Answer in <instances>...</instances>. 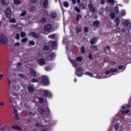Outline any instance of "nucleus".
Masks as SVG:
<instances>
[{
	"instance_id": "44",
	"label": "nucleus",
	"mask_w": 131,
	"mask_h": 131,
	"mask_svg": "<svg viewBox=\"0 0 131 131\" xmlns=\"http://www.w3.org/2000/svg\"><path fill=\"white\" fill-rule=\"evenodd\" d=\"M130 106L128 104H127L126 105H124L122 107V109H127V108H129Z\"/></svg>"
},
{
	"instance_id": "39",
	"label": "nucleus",
	"mask_w": 131,
	"mask_h": 131,
	"mask_svg": "<svg viewBox=\"0 0 131 131\" xmlns=\"http://www.w3.org/2000/svg\"><path fill=\"white\" fill-rule=\"evenodd\" d=\"M63 6L66 8H68V7H69V3H68V2H65L63 3Z\"/></svg>"
},
{
	"instance_id": "37",
	"label": "nucleus",
	"mask_w": 131,
	"mask_h": 131,
	"mask_svg": "<svg viewBox=\"0 0 131 131\" xmlns=\"http://www.w3.org/2000/svg\"><path fill=\"white\" fill-rule=\"evenodd\" d=\"M27 115L28 116H34V115H35V114L34 113L29 112L27 113Z\"/></svg>"
},
{
	"instance_id": "62",
	"label": "nucleus",
	"mask_w": 131,
	"mask_h": 131,
	"mask_svg": "<svg viewBox=\"0 0 131 131\" xmlns=\"http://www.w3.org/2000/svg\"><path fill=\"white\" fill-rule=\"evenodd\" d=\"M32 60H31L30 59H29V58H26L25 62H31Z\"/></svg>"
},
{
	"instance_id": "31",
	"label": "nucleus",
	"mask_w": 131,
	"mask_h": 131,
	"mask_svg": "<svg viewBox=\"0 0 131 131\" xmlns=\"http://www.w3.org/2000/svg\"><path fill=\"white\" fill-rule=\"evenodd\" d=\"M9 22L10 23H16V19L14 18H11L9 19Z\"/></svg>"
},
{
	"instance_id": "27",
	"label": "nucleus",
	"mask_w": 131,
	"mask_h": 131,
	"mask_svg": "<svg viewBox=\"0 0 131 131\" xmlns=\"http://www.w3.org/2000/svg\"><path fill=\"white\" fill-rule=\"evenodd\" d=\"M9 100L11 103H12L13 106L16 105V102H15V100L13 99V98H10Z\"/></svg>"
},
{
	"instance_id": "12",
	"label": "nucleus",
	"mask_w": 131,
	"mask_h": 131,
	"mask_svg": "<svg viewBox=\"0 0 131 131\" xmlns=\"http://www.w3.org/2000/svg\"><path fill=\"white\" fill-rule=\"evenodd\" d=\"M37 63L38 64H39V65H40V66H44V65H46V64H47V62H46V60L43 58H40V59L38 60Z\"/></svg>"
},
{
	"instance_id": "25",
	"label": "nucleus",
	"mask_w": 131,
	"mask_h": 131,
	"mask_svg": "<svg viewBox=\"0 0 131 131\" xmlns=\"http://www.w3.org/2000/svg\"><path fill=\"white\" fill-rule=\"evenodd\" d=\"M94 26H99L100 25V21L98 20L94 21L93 23Z\"/></svg>"
},
{
	"instance_id": "60",
	"label": "nucleus",
	"mask_w": 131,
	"mask_h": 131,
	"mask_svg": "<svg viewBox=\"0 0 131 131\" xmlns=\"http://www.w3.org/2000/svg\"><path fill=\"white\" fill-rule=\"evenodd\" d=\"M49 38H55V35H50L49 36Z\"/></svg>"
},
{
	"instance_id": "49",
	"label": "nucleus",
	"mask_w": 131,
	"mask_h": 131,
	"mask_svg": "<svg viewBox=\"0 0 131 131\" xmlns=\"http://www.w3.org/2000/svg\"><path fill=\"white\" fill-rule=\"evenodd\" d=\"M108 3H111L112 5L115 4V0H108Z\"/></svg>"
},
{
	"instance_id": "7",
	"label": "nucleus",
	"mask_w": 131,
	"mask_h": 131,
	"mask_svg": "<svg viewBox=\"0 0 131 131\" xmlns=\"http://www.w3.org/2000/svg\"><path fill=\"white\" fill-rule=\"evenodd\" d=\"M12 15H13V12H12V10H11L10 8H8L5 10V16L6 18H8V19H10L11 17H12Z\"/></svg>"
},
{
	"instance_id": "50",
	"label": "nucleus",
	"mask_w": 131,
	"mask_h": 131,
	"mask_svg": "<svg viewBox=\"0 0 131 131\" xmlns=\"http://www.w3.org/2000/svg\"><path fill=\"white\" fill-rule=\"evenodd\" d=\"M31 81L32 82H37V81H38V80H37V79L33 78L31 79Z\"/></svg>"
},
{
	"instance_id": "45",
	"label": "nucleus",
	"mask_w": 131,
	"mask_h": 131,
	"mask_svg": "<svg viewBox=\"0 0 131 131\" xmlns=\"http://www.w3.org/2000/svg\"><path fill=\"white\" fill-rule=\"evenodd\" d=\"M75 10L76 12H77V13H80V8L79 7H75Z\"/></svg>"
},
{
	"instance_id": "61",
	"label": "nucleus",
	"mask_w": 131,
	"mask_h": 131,
	"mask_svg": "<svg viewBox=\"0 0 131 131\" xmlns=\"http://www.w3.org/2000/svg\"><path fill=\"white\" fill-rule=\"evenodd\" d=\"M20 46V43L16 42L14 43V47H19Z\"/></svg>"
},
{
	"instance_id": "56",
	"label": "nucleus",
	"mask_w": 131,
	"mask_h": 131,
	"mask_svg": "<svg viewBox=\"0 0 131 131\" xmlns=\"http://www.w3.org/2000/svg\"><path fill=\"white\" fill-rule=\"evenodd\" d=\"M84 32H89V28H88V27H85L84 29Z\"/></svg>"
},
{
	"instance_id": "47",
	"label": "nucleus",
	"mask_w": 131,
	"mask_h": 131,
	"mask_svg": "<svg viewBox=\"0 0 131 131\" xmlns=\"http://www.w3.org/2000/svg\"><path fill=\"white\" fill-rule=\"evenodd\" d=\"M12 127L13 129H20V128L18 125L13 126Z\"/></svg>"
},
{
	"instance_id": "52",
	"label": "nucleus",
	"mask_w": 131,
	"mask_h": 131,
	"mask_svg": "<svg viewBox=\"0 0 131 131\" xmlns=\"http://www.w3.org/2000/svg\"><path fill=\"white\" fill-rule=\"evenodd\" d=\"M15 38L16 39H20V34L19 33L16 34L15 36Z\"/></svg>"
},
{
	"instance_id": "13",
	"label": "nucleus",
	"mask_w": 131,
	"mask_h": 131,
	"mask_svg": "<svg viewBox=\"0 0 131 131\" xmlns=\"http://www.w3.org/2000/svg\"><path fill=\"white\" fill-rule=\"evenodd\" d=\"M13 112L15 119H16V120H19V119H20V117H19V115H18V111L15 107L13 108Z\"/></svg>"
},
{
	"instance_id": "4",
	"label": "nucleus",
	"mask_w": 131,
	"mask_h": 131,
	"mask_svg": "<svg viewBox=\"0 0 131 131\" xmlns=\"http://www.w3.org/2000/svg\"><path fill=\"white\" fill-rule=\"evenodd\" d=\"M118 121H119V119L118 118V115H117L115 119L112 121V124H114L113 127L115 130H117L119 128V124H118Z\"/></svg>"
},
{
	"instance_id": "32",
	"label": "nucleus",
	"mask_w": 131,
	"mask_h": 131,
	"mask_svg": "<svg viewBox=\"0 0 131 131\" xmlns=\"http://www.w3.org/2000/svg\"><path fill=\"white\" fill-rule=\"evenodd\" d=\"M8 80L9 84H11L12 83V77L11 76H8Z\"/></svg>"
},
{
	"instance_id": "41",
	"label": "nucleus",
	"mask_w": 131,
	"mask_h": 131,
	"mask_svg": "<svg viewBox=\"0 0 131 131\" xmlns=\"http://www.w3.org/2000/svg\"><path fill=\"white\" fill-rule=\"evenodd\" d=\"M30 12H34L35 11V7L34 6H32L30 8Z\"/></svg>"
},
{
	"instance_id": "8",
	"label": "nucleus",
	"mask_w": 131,
	"mask_h": 131,
	"mask_svg": "<svg viewBox=\"0 0 131 131\" xmlns=\"http://www.w3.org/2000/svg\"><path fill=\"white\" fill-rule=\"evenodd\" d=\"M47 112H46V116H45V118L44 119L45 122H50L51 121V117H50L49 116V114H50V110L49 109V107H47Z\"/></svg>"
},
{
	"instance_id": "19",
	"label": "nucleus",
	"mask_w": 131,
	"mask_h": 131,
	"mask_svg": "<svg viewBox=\"0 0 131 131\" xmlns=\"http://www.w3.org/2000/svg\"><path fill=\"white\" fill-rule=\"evenodd\" d=\"M23 2V0H14V5H17L19 6L20 4H21Z\"/></svg>"
},
{
	"instance_id": "54",
	"label": "nucleus",
	"mask_w": 131,
	"mask_h": 131,
	"mask_svg": "<svg viewBox=\"0 0 131 131\" xmlns=\"http://www.w3.org/2000/svg\"><path fill=\"white\" fill-rule=\"evenodd\" d=\"M18 76H19V77H21V78H25V75H24V74H19L18 75Z\"/></svg>"
},
{
	"instance_id": "36",
	"label": "nucleus",
	"mask_w": 131,
	"mask_h": 131,
	"mask_svg": "<svg viewBox=\"0 0 131 131\" xmlns=\"http://www.w3.org/2000/svg\"><path fill=\"white\" fill-rule=\"evenodd\" d=\"M39 102L40 104H43L45 103V100L42 99V98H39Z\"/></svg>"
},
{
	"instance_id": "11",
	"label": "nucleus",
	"mask_w": 131,
	"mask_h": 131,
	"mask_svg": "<svg viewBox=\"0 0 131 131\" xmlns=\"http://www.w3.org/2000/svg\"><path fill=\"white\" fill-rule=\"evenodd\" d=\"M42 93L45 97H52V93L48 90H43Z\"/></svg>"
},
{
	"instance_id": "42",
	"label": "nucleus",
	"mask_w": 131,
	"mask_h": 131,
	"mask_svg": "<svg viewBox=\"0 0 131 131\" xmlns=\"http://www.w3.org/2000/svg\"><path fill=\"white\" fill-rule=\"evenodd\" d=\"M80 19H81V15L80 14H77V17L76 18V20L77 21H79Z\"/></svg>"
},
{
	"instance_id": "33",
	"label": "nucleus",
	"mask_w": 131,
	"mask_h": 131,
	"mask_svg": "<svg viewBox=\"0 0 131 131\" xmlns=\"http://www.w3.org/2000/svg\"><path fill=\"white\" fill-rule=\"evenodd\" d=\"M41 15L42 16H48V15H49V13H48V11L45 10L43 11L42 13H41Z\"/></svg>"
},
{
	"instance_id": "15",
	"label": "nucleus",
	"mask_w": 131,
	"mask_h": 131,
	"mask_svg": "<svg viewBox=\"0 0 131 131\" xmlns=\"http://www.w3.org/2000/svg\"><path fill=\"white\" fill-rule=\"evenodd\" d=\"M52 29V25L51 24H47L44 27V31H50Z\"/></svg>"
},
{
	"instance_id": "53",
	"label": "nucleus",
	"mask_w": 131,
	"mask_h": 131,
	"mask_svg": "<svg viewBox=\"0 0 131 131\" xmlns=\"http://www.w3.org/2000/svg\"><path fill=\"white\" fill-rule=\"evenodd\" d=\"M20 36L21 37H25V36H26V34L23 32L20 33Z\"/></svg>"
},
{
	"instance_id": "59",
	"label": "nucleus",
	"mask_w": 131,
	"mask_h": 131,
	"mask_svg": "<svg viewBox=\"0 0 131 131\" xmlns=\"http://www.w3.org/2000/svg\"><path fill=\"white\" fill-rule=\"evenodd\" d=\"M80 31H81V30L78 28H77L76 29V32L77 33H79V32H80Z\"/></svg>"
},
{
	"instance_id": "48",
	"label": "nucleus",
	"mask_w": 131,
	"mask_h": 131,
	"mask_svg": "<svg viewBox=\"0 0 131 131\" xmlns=\"http://www.w3.org/2000/svg\"><path fill=\"white\" fill-rule=\"evenodd\" d=\"M27 13V12L26 11H24L20 14V16H22L23 17L24 16H25V15H26Z\"/></svg>"
},
{
	"instance_id": "23",
	"label": "nucleus",
	"mask_w": 131,
	"mask_h": 131,
	"mask_svg": "<svg viewBox=\"0 0 131 131\" xmlns=\"http://www.w3.org/2000/svg\"><path fill=\"white\" fill-rule=\"evenodd\" d=\"M97 42V38H93L91 40H90V43L91 45H95Z\"/></svg>"
},
{
	"instance_id": "30",
	"label": "nucleus",
	"mask_w": 131,
	"mask_h": 131,
	"mask_svg": "<svg viewBox=\"0 0 131 131\" xmlns=\"http://www.w3.org/2000/svg\"><path fill=\"white\" fill-rule=\"evenodd\" d=\"M121 112L123 114H126V113H128V112H129V110H123L121 111Z\"/></svg>"
},
{
	"instance_id": "51",
	"label": "nucleus",
	"mask_w": 131,
	"mask_h": 131,
	"mask_svg": "<svg viewBox=\"0 0 131 131\" xmlns=\"http://www.w3.org/2000/svg\"><path fill=\"white\" fill-rule=\"evenodd\" d=\"M76 71L78 72H82L83 71V69H82V68L80 67L78 69V70H76Z\"/></svg>"
},
{
	"instance_id": "38",
	"label": "nucleus",
	"mask_w": 131,
	"mask_h": 131,
	"mask_svg": "<svg viewBox=\"0 0 131 131\" xmlns=\"http://www.w3.org/2000/svg\"><path fill=\"white\" fill-rule=\"evenodd\" d=\"M115 22L116 23L117 27H118V26H119V24H118L119 23V18H116L115 19Z\"/></svg>"
},
{
	"instance_id": "1",
	"label": "nucleus",
	"mask_w": 131,
	"mask_h": 131,
	"mask_svg": "<svg viewBox=\"0 0 131 131\" xmlns=\"http://www.w3.org/2000/svg\"><path fill=\"white\" fill-rule=\"evenodd\" d=\"M116 71H117V69H114V68H112L110 71H107L102 74L98 73L93 74L92 73L86 72L85 75H88V76H90V77H95V78H98L100 79L101 78H107V77H110L111 75H109L111 74V73H114V72H116Z\"/></svg>"
},
{
	"instance_id": "18",
	"label": "nucleus",
	"mask_w": 131,
	"mask_h": 131,
	"mask_svg": "<svg viewBox=\"0 0 131 131\" xmlns=\"http://www.w3.org/2000/svg\"><path fill=\"white\" fill-rule=\"evenodd\" d=\"M31 35H32V36L35 38H38V37H39V35L38 34H36L33 32L31 33Z\"/></svg>"
},
{
	"instance_id": "63",
	"label": "nucleus",
	"mask_w": 131,
	"mask_h": 131,
	"mask_svg": "<svg viewBox=\"0 0 131 131\" xmlns=\"http://www.w3.org/2000/svg\"><path fill=\"white\" fill-rule=\"evenodd\" d=\"M27 40V38H24L23 40H22V42H26V41Z\"/></svg>"
},
{
	"instance_id": "24",
	"label": "nucleus",
	"mask_w": 131,
	"mask_h": 131,
	"mask_svg": "<svg viewBox=\"0 0 131 131\" xmlns=\"http://www.w3.org/2000/svg\"><path fill=\"white\" fill-rule=\"evenodd\" d=\"M39 112H40V113H42L43 115H42V117H45V116H43V115H45V114H46V112H45V110L43 108H41L40 109L38 110Z\"/></svg>"
},
{
	"instance_id": "22",
	"label": "nucleus",
	"mask_w": 131,
	"mask_h": 131,
	"mask_svg": "<svg viewBox=\"0 0 131 131\" xmlns=\"http://www.w3.org/2000/svg\"><path fill=\"white\" fill-rule=\"evenodd\" d=\"M43 5L45 8H48V6H49V0H44Z\"/></svg>"
},
{
	"instance_id": "58",
	"label": "nucleus",
	"mask_w": 131,
	"mask_h": 131,
	"mask_svg": "<svg viewBox=\"0 0 131 131\" xmlns=\"http://www.w3.org/2000/svg\"><path fill=\"white\" fill-rule=\"evenodd\" d=\"M30 45H32V46H34L35 45V42L34 41H31L29 42Z\"/></svg>"
},
{
	"instance_id": "35",
	"label": "nucleus",
	"mask_w": 131,
	"mask_h": 131,
	"mask_svg": "<svg viewBox=\"0 0 131 131\" xmlns=\"http://www.w3.org/2000/svg\"><path fill=\"white\" fill-rule=\"evenodd\" d=\"M76 75H77V76H78L79 77H80V76H82V73H79V72H78L77 71L76 72Z\"/></svg>"
},
{
	"instance_id": "26",
	"label": "nucleus",
	"mask_w": 131,
	"mask_h": 131,
	"mask_svg": "<svg viewBox=\"0 0 131 131\" xmlns=\"http://www.w3.org/2000/svg\"><path fill=\"white\" fill-rule=\"evenodd\" d=\"M30 74H31V75H32L33 76H36V72L34 70H31Z\"/></svg>"
},
{
	"instance_id": "40",
	"label": "nucleus",
	"mask_w": 131,
	"mask_h": 131,
	"mask_svg": "<svg viewBox=\"0 0 131 131\" xmlns=\"http://www.w3.org/2000/svg\"><path fill=\"white\" fill-rule=\"evenodd\" d=\"M50 49V46H48V45H45L43 46V49L45 51H48V50H49Z\"/></svg>"
},
{
	"instance_id": "57",
	"label": "nucleus",
	"mask_w": 131,
	"mask_h": 131,
	"mask_svg": "<svg viewBox=\"0 0 131 131\" xmlns=\"http://www.w3.org/2000/svg\"><path fill=\"white\" fill-rule=\"evenodd\" d=\"M114 11L115 12H116V13H118L119 10H118V7L117 6L115 7Z\"/></svg>"
},
{
	"instance_id": "9",
	"label": "nucleus",
	"mask_w": 131,
	"mask_h": 131,
	"mask_svg": "<svg viewBox=\"0 0 131 131\" xmlns=\"http://www.w3.org/2000/svg\"><path fill=\"white\" fill-rule=\"evenodd\" d=\"M55 58V54L51 53L49 55H47L46 60L47 61H53Z\"/></svg>"
},
{
	"instance_id": "14",
	"label": "nucleus",
	"mask_w": 131,
	"mask_h": 131,
	"mask_svg": "<svg viewBox=\"0 0 131 131\" xmlns=\"http://www.w3.org/2000/svg\"><path fill=\"white\" fill-rule=\"evenodd\" d=\"M49 44L54 49V50H56V49H57V42L56 41H49Z\"/></svg>"
},
{
	"instance_id": "64",
	"label": "nucleus",
	"mask_w": 131,
	"mask_h": 131,
	"mask_svg": "<svg viewBox=\"0 0 131 131\" xmlns=\"http://www.w3.org/2000/svg\"><path fill=\"white\" fill-rule=\"evenodd\" d=\"M101 5H104L105 4V0H101Z\"/></svg>"
},
{
	"instance_id": "17",
	"label": "nucleus",
	"mask_w": 131,
	"mask_h": 131,
	"mask_svg": "<svg viewBox=\"0 0 131 131\" xmlns=\"http://www.w3.org/2000/svg\"><path fill=\"white\" fill-rule=\"evenodd\" d=\"M52 19H55L57 17V13L56 12L52 11L50 13Z\"/></svg>"
},
{
	"instance_id": "20",
	"label": "nucleus",
	"mask_w": 131,
	"mask_h": 131,
	"mask_svg": "<svg viewBox=\"0 0 131 131\" xmlns=\"http://www.w3.org/2000/svg\"><path fill=\"white\" fill-rule=\"evenodd\" d=\"M28 91L30 94H32L33 92H34V89H33V87L32 86H28Z\"/></svg>"
},
{
	"instance_id": "2",
	"label": "nucleus",
	"mask_w": 131,
	"mask_h": 131,
	"mask_svg": "<svg viewBox=\"0 0 131 131\" xmlns=\"http://www.w3.org/2000/svg\"><path fill=\"white\" fill-rule=\"evenodd\" d=\"M71 63L72 64V66L75 68H77V65L78 63L77 62H81L82 61V57L79 56L76 58V60L74 59H71L70 60Z\"/></svg>"
},
{
	"instance_id": "21",
	"label": "nucleus",
	"mask_w": 131,
	"mask_h": 131,
	"mask_svg": "<svg viewBox=\"0 0 131 131\" xmlns=\"http://www.w3.org/2000/svg\"><path fill=\"white\" fill-rule=\"evenodd\" d=\"M91 48L93 51H98V49H99V47L97 45H92L91 46Z\"/></svg>"
},
{
	"instance_id": "3",
	"label": "nucleus",
	"mask_w": 131,
	"mask_h": 131,
	"mask_svg": "<svg viewBox=\"0 0 131 131\" xmlns=\"http://www.w3.org/2000/svg\"><path fill=\"white\" fill-rule=\"evenodd\" d=\"M39 81L40 82V83H42V84H43L44 85H49L50 84L49 78H48V77L46 76L40 77L39 78Z\"/></svg>"
},
{
	"instance_id": "6",
	"label": "nucleus",
	"mask_w": 131,
	"mask_h": 131,
	"mask_svg": "<svg viewBox=\"0 0 131 131\" xmlns=\"http://www.w3.org/2000/svg\"><path fill=\"white\" fill-rule=\"evenodd\" d=\"M0 42L3 45H7L8 43V39L4 35H0Z\"/></svg>"
},
{
	"instance_id": "29",
	"label": "nucleus",
	"mask_w": 131,
	"mask_h": 131,
	"mask_svg": "<svg viewBox=\"0 0 131 131\" xmlns=\"http://www.w3.org/2000/svg\"><path fill=\"white\" fill-rule=\"evenodd\" d=\"M79 6L80 9H81V10H83L85 8V7L84 6V4L83 3H80L79 4Z\"/></svg>"
},
{
	"instance_id": "5",
	"label": "nucleus",
	"mask_w": 131,
	"mask_h": 131,
	"mask_svg": "<svg viewBox=\"0 0 131 131\" xmlns=\"http://www.w3.org/2000/svg\"><path fill=\"white\" fill-rule=\"evenodd\" d=\"M125 28H127V30L131 29V23L128 21H126L124 23V28L122 29V32H125Z\"/></svg>"
},
{
	"instance_id": "55",
	"label": "nucleus",
	"mask_w": 131,
	"mask_h": 131,
	"mask_svg": "<svg viewBox=\"0 0 131 131\" xmlns=\"http://www.w3.org/2000/svg\"><path fill=\"white\" fill-rule=\"evenodd\" d=\"M111 17H112L113 19H114L115 18V14L112 13L110 15Z\"/></svg>"
},
{
	"instance_id": "43",
	"label": "nucleus",
	"mask_w": 131,
	"mask_h": 131,
	"mask_svg": "<svg viewBox=\"0 0 131 131\" xmlns=\"http://www.w3.org/2000/svg\"><path fill=\"white\" fill-rule=\"evenodd\" d=\"M47 21V18L46 17H43L41 20V23H45Z\"/></svg>"
},
{
	"instance_id": "10",
	"label": "nucleus",
	"mask_w": 131,
	"mask_h": 131,
	"mask_svg": "<svg viewBox=\"0 0 131 131\" xmlns=\"http://www.w3.org/2000/svg\"><path fill=\"white\" fill-rule=\"evenodd\" d=\"M89 9L91 12H92V13H95L96 12V7L94 6V5H93V3H89Z\"/></svg>"
},
{
	"instance_id": "16",
	"label": "nucleus",
	"mask_w": 131,
	"mask_h": 131,
	"mask_svg": "<svg viewBox=\"0 0 131 131\" xmlns=\"http://www.w3.org/2000/svg\"><path fill=\"white\" fill-rule=\"evenodd\" d=\"M52 64H48L45 67L46 71H51V70H52Z\"/></svg>"
},
{
	"instance_id": "28",
	"label": "nucleus",
	"mask_w": 131,
	"mask_h": 131,
	"mask_svg": "<svg viewBox=\"0 0 131 131\" xmlns=\"http://www.w3.org/2000/svg\"><path fill=\"white\" fill-rule=\"evenodd\" d=\"M119 70H121L122 71H124L125 70V68H124V66H120L118 67Z\"/></svg>"
},
{
	"instance_id": "34",
	"label": "nucleus",
	"mask_w": 131,
	"mask_h": 131,
	"mask_svg": "<svg viewBox=\"0 0 131 131\" xmlns=\"http://www.w3.org/2000/svg\"><path fill=\"white\" fill-rule=\"evenodd\" d=\"M121 15L122 16H125L126 15V12L124 10H122L121 12Z\"/></svg>"
},
{
	"instance_id": "46",
	"label": "nucleus",
	"mask_w": 131,
	"mask_h": 131,
	"mask_svg": "<svg viewBox=\"0 0 131 131\" xmlns=\"http://www.w3.org/2000/svg\"><path fill=\"white\" fill-rule=\"evenodd\" d=\"M81 51L82 54L84 53V52H85V49H84V46H82L81 47Z\"/></svg>"
}]
</instances>
